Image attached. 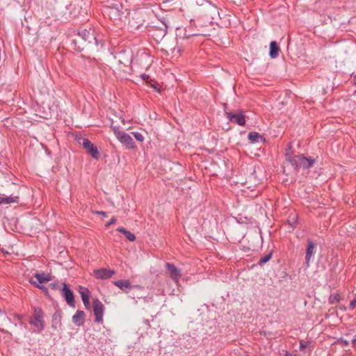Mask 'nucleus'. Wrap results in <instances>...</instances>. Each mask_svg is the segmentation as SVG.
<instances>
[{
    "instance_id": "nucleus-1",
    "label": "nucleus",
    "mask_w": 356,
    "mask_h": 356,
    "mask_svg": "<svg viewBox=\"0 0 356 356\" xmlns=\"http://www.w3.org/2000/svg\"><path fill=\"white\" fill-rule=\"evenodd\" d=\"M127 10H123L122 4L120 2L108 6L104 10V15L108 16L118 25L121 24V22L127 17Z\"/></svg>"
},
{
    "instance_id": "nucleus-2",
    "label": "nucleus",
    "mask_w": 356,
    "mask_h": 356,
    "mask_svg": "<svg viewBox=\"0 0 356 356\" xmlns=\"http://www.w3.org/2000/svg\"><path fill=\"white\" fill-rule=\"evenodd\" d=\"M285 158L295 169H308L315 163V159L312 157H305L302 154L292 156L289 152L285 153Z\"/></svg>"
},
{
    "instance_id": "nucleus-3",
    "label": "nucleus",
    "mask_w": 356,
    "mask_h": 356,
    "mask_svg": "<svg viewBox=\"0 0 356 356\" xmlns=\"http://www.w3.org/2000/svg\"><path fill=\"white\" fill-rule=\"evenodd\" d=\"M111 128L118 140L121 143L124 145L127 149H132L135 147L134 141L128 134L125 133L124 131H120L116 127H112Z\"/></svg>"
},
{
    "instance_id": "nucleus-4",
    "label": "nucleus",
    "mask_w": 356,
    "mask_h": 356,
    "mask_svg": "<svg viewBox=\"0 0 356 356\" xmlns=\"http://www.w3.org/2000/svg\"><path fill=\"white\" fill-rule=\"evenodd\" d=\"M93 312L95 316V321L99 323H102L104 306L98 299L93 300Z\"/></svg>"
},
{
    "instance_id": "nucleus-5",
    "label": "nucleus",
    "mask_w": 356,
    "mask_h": 356,
    "mask_svg": "<svg viewBox=\"0 0 356 356\" xmlns=\"http://www.w3.org/2000/svg\"><path fill=\"white\" fill-rule=\"evenodd\" d=\"M42 312L39 309H35L34 318L30 321V323L33 325L37 331H41L43 327Z\"/></svg>"
},
{
    "instance_id": "nucleus-6",
    "label": "nucleus",
    "mask_w": 356,
    "mask_h": 356,
    "mask_svg": "<svg viewBox=\"0 0 356 356\" xmlns=\"http://www.w3.org/2000/svg\"><path fill=\"white\" fill-rule=\"evenodd\" d=\"M165 268L168 270L170 278L175 282L178 283L181 277V270L177 268L173 264L166 263Z\"/></svg>"
},
{
    "instance_id": "nucleus-7",
    "label": "nucleus",
    "mask_w": 356,
    "mask_h": 356,
    "mask_svg": "<svg viewBox=\"0 0 356 356\" xmlns=\"http://www.w3.org/2000/svg\"><path fill=\"white\" fill-rule=\"evenodd\" d=\"M226 115L232 122L236 123L240 126H243L245 124V115L242 112L237 113H226Z\"/></svg>"
},
{
    "instance_id": "nucleus-8",
    "label": "nucleus",
    "mask_w": 356,
    "mask_h": 356,
    "mask_svg": "<svg viewBox=\"0 0 356 356\" xmlns=\"http://www.w3.org/2000/svg\"><path fill=\"white\" fill-rule=\"evenodd\" d=\"M82 145L94 159H97L99 158V150L90 141L83 138Z\"/></svg>"
},
{
    "instance_id": "nucleus-9",
    "label": "nucleus",
    "mask_w": 356,
    "mask_h": 356,
    "mask_svg": "<svg viewBox=\"0 0 356 356\" xmlns=\"http://www.w3.org/2000/svg\"><path fill=\"white\" fill-rule=\"evenodd\" d=\"M62 293L63 296L65 297L67 303L71 307H74L75 301L73 293L66 284H63Z\"/></svg>"
},
{
    "instance_id": "nucleus-10",
    "label": "nucleus",
    "mask_w": 356,
    "mask_h": 356,
    "mask_svg": "<svg viewBox=\"0 0 356 356\" xmlns=\"http://www.w3.org/2000/svg\"><path fill=\"white\" fill-rule=\"evenodd\" d=\"M315 248H316L315 244L312 242V241H311L310 239H308L307 240V248L306 250V255H305L307 266H309L311 259L316 252Z\"/></svg>"
},
{
    "instance_id": "nucleus-11",
    "label": "nucleus",
    "mask_w": 356,
    "mask_h": 356,
    "mask_svg": "<svg viewBox=\"0 0 356 356\" xmlns=\"http://www.w3.org/2000/svg\"><path fill=\"white\" fill-rule=\"evenodd\" d=\"M113 274V271L105 268H101L94 271L95 277L99 279H108Z\"/></svg>"
},
{
    "instance_id": "nucleus-12",
    "label": "nucleus",
    "mask_w": 356,
    "mask_h": 356,
    "mask_svg": "<svg viewBox=\"0 0 356 356\" xmlns=\"http://www.w3.org/2000/svg\"><path fill=\"white\" fill-rule=\"evenodd\" d=\"M79 35L83 38V40L88 43H91L92 40H95L94 31L92 30H83Z\"/></svg>"
},
{
    "instance_id": "nucleus-13",
    "label": "nucleus",
    "mask_w": 356,
    "mask_h": 356,
    "mask_svg": "<svg viewBox=\"0 0 356 356\" xmlns=\"http://www.w3.org/2000/svg\"><path fill=\"white\" fill-rule=\"evenodd\" d=\"M85 312L83 311L77 310L76 314L72 316V321L76 325H81L84 323Z\"/></svg>"
},
{
    "instance_id": "nucleus-14",
    "label": "nucleus",
    "mask_w": 356,
    "mask_h": 356,
    "mask_svg": "<svg viewBox=\"0 0 356 356\" xmlns=\"http://www.w3.org/2000/svg\"><path fill=\"white\" fill-rule=\"evenodd\" d=\"M19 201L18 195H10V196H1L0 197V205L1 204H8L10 203H17Z\"/></svg>"
},
{
    "instance_id": "nucleus-15",
    "label": "nucleus",
    "mask_w": 356,
    "mask_h": 356,
    "mask_svg": "<svg viewBox=\"0 0 356 356\" xmlns=\"http://www.w3.org/2000/svg\"><path fill=\"white\" fill-rule=\"evenodd\" d=\"M248 139L253 143L265 142V138L263 136L255 131H252L249 134Z\"/></svg>"
},
{
    "instance_id": "nucleus-16",
    "label": "nucleus",
    "mask_w": 356,
    "mask_h": 356,
    "mask_svg": "<svg viewBox=\"0 0 356 356\" xmlns=\"http://www.w3.org/2000/svg\"><path fill=\"white\" fill-rule=\"evenodd\" d=\"M34 277L37 280V282L40 284L47 283L51 280V276L44 273H35Z\"/></svg>"
},
{
    "instance_id": "nucleus-17",
    "label": "nucleus",
    "mask_w": 356,
    "mask_h": 356,
    "mask_svg": "<svg viewBox=\"0 0 356 356\" xmlns=\"http://www.w3.org/2000/svg\"><path fill=\"white\" fill-rule=\"evenodd\" d=\"M115 285H116L118 287H119L120 289L125 292H128L131 288V283L127 280H118L115 282Z\"/></svg>"
},
{
    "instance_id": "nucleus-18",
    "label": "nucleus",
    "mask_w": 356,
    "mask_h": 356,
    "mask_svg": "<svg viewBox=\"0 0 356 356\" xmlns=\"http://www.w3.org/2000/svg\"><path fill=\"white\" fill-rule=\"evenodd\" d=\"M280 51V47L277 45V42L273 41L270 44V53L269 55L272 58H275L278 56V53Z\"/></svg>"
},
{
    "instance_id": "nucleus-19",
    "label": "nucleus",
    "mask_w": 356,
    "mask_h": 356,
    "mask_svg": "<svg viewBox=\"0 0 356 356\" xmlns=\"http://www.w3.org/2000/svg\"><path fill=\"white\" fill-rule=\"evenodd\" d=\"M118 231L122 233L129 241H134L136 240L135 235L131 232L125 229L124 227H119Z\"/></svg>"
},
{
    "instance_id": "nucleus-20",
    "label": "nucleus",
    "mask_w": 356,
    "mask_h": 356,
    "mask_svg": "<svg viewBox=\"0 0 356 356\" xmlns=\"http://www.w3.org/2000/svg\"><path fill=\"white\" fill-rule=\"evenodd\" d=\"M79 293L82 300L90 298V291L87 288L80 287Z\"/></svg>"
},
{
    "instance_id": "nucleus-21",
    "label": "nucleus",
    "mask_w": 356,
    "mask_h": 356,
    "mask_svg": "<svg viewBox=\"0 0 356 356\" xmlns=\"http://www.w3.org/2000/svg\"><path fill=\"white\" fill-rule=\"evenodd\" d=\"M340 300V296L337 293L332 294L329 298V302L331 304H335L339 302Z\"/></svg>"
},
{
    "instance_id": "nucleus-22",
    "label": "nucleus",
    "mask_w": 356,
    "mask_h": 356,
    "mask_svg": "<svg viewBox=\"0 0 356 356\" xmlns=\"http://www.w3.org/2000/svg\"><path fill=\"white\" fill-rule=\"evenodd\" d=\"M272 257V252L268 253L267 255L260 259L259 264L262 265L268 262Z\"/></svg>"
},
{
    "instance_id": "nucleus-23",
    "label": "nucleus",
    "mask_w": 356,
    "mask_h": 356,
    "mask_svg": "<svg viewBox=\"0 0 356 356\" xmlns=\"http://www.w3.org/2000/svg\"><path fill=\"white\" fill-rule=\"evenodd\" d=\"M132 134L137 140L140 142H143L144 140V136H143L142 134L139 132H133Z\"/></svg>"
},
{
    "instance_id": "nucleus-24",
    "label": "nucleus",
    "mask_w": 356,
    "mask_h": 356,
    "mask_svg": "<svg viewBox=\"0 0 356 356\" xmlns=\"http://www.w3.org/2000/svg\"><path fill=\"white\" fill-rule=\"evenodd\" d=\"M207 3L209 6V8H210L211 13L213 14V15H218V10H217L216 7H215L213 6H211L208 2H207Z\"/></svg>"
},
{
    "instance_id": "nucleus-25",
    "label": "nucleus",
    "mask_w": 356,
    "mask_h": 356,
    "mask_svg": "<svg viewBox=\"0 0 356 356\" xmlns=\"http://www.w3.org/2000/svg\"><path fill=\"white\" fill-rule=\"evenodd\" d=\"M131 56H129V58L128 59H127L126 60H122V59L120 58L119 63H120L124 65H127L129 63H131Z\"/></svg>"
},
{
    "instance_id": "nucleus-26",
    "label": "nucleus",
    "mask_w": 356,
    "mask_h": 356,
    "mask_svg": "<svg viewBox=\"0 0 356 356\" xmlns=\"http://www.w3.org/2000/svg\"><path fill=\"white\" fill-rule=\"evenodd\" d=\"M116 222V218L115 217H113L106 225L105 226L106 227L111 226V225L115 223Z\"/></svg>"
},
{
    "instance_id": "nucleus-27",
    "label": "nucleus",
    "mask_w": 356,
    "mask_h": 356,
    "mask_svg": "<svg viewBox=\"0 0 356 356\" xmlns=\"http://www.w3.org/2000/svg\"><path fill=\"white\" fill-rule=\"evenodd\" d=\"M90 298L85 299L83 300V305L86 309H88L90 307Z\"/></svg>"
},
{
    "instance_id": "nucleus-28",
    "label": "nucleus",
    "mask_w": 356,
    "mask_h": 356,
    "mask_svg": "<svg viewBox=\"0 0 356 356\" xmlns=\"http://www.w3.org/2000/svg\"><path fill=\"white\" fill-rule=\"evenodd\" d=\"M163 27H162V28L161 29V32H162V35H165L166 34V33H167V28H168V26H167V25H166L165 24H163Z\"/></svg>"
},
{
    "instance_id": "nucleus-29",
    "label": "nucleus",
    "mask_w": 356,
    "mask_h": 356,
    "mask_svg": "<svg viewBox=\"0 0 356 356\" xmlns=\"http://www.w3.org/2000/svg\"><path fill=\"white\" fill-rule=\"evenodd\" d=\"M339 342L343 346H348L349 344V342L344 339H340Z\"/></svg>"
},
{
    "instance_id": "nucleus-30",
    "label": "nucleus",
    "mask_w": 356,
    "mask_h": 356,
    "mask_svg": "<svg viewBox=\"0 0 356 356\" xmlns=\"http://www.w3.org/2000/svg\"><path fill=\"white\" fill-rule=\"evenodd\" d=\"M350 307L352 309H354L355 307H356V298L350 302Z\"/></svg>"
},
{
    "instance_id": "nucleus-31",
    "label": "nucleus",
    "mask_w": 356,
    "mask_h": 356,
    "mask_svg": "<svg viewBox=\"0 0 356 356\" xmlns=\"http://www.w3.org/2000/svg\"><path fill=\"white\" fill-rule=\"evenodd\" d=\"M95 213L98 214V215H101V216H103L104 217H106L107 215H106V213L104 212V211H96Z\"/></svg>"
},
{
    "instance_id": "nucleus-32",
    "label": "nucleus",
    "mask_w": 356,
    "mask_h": 356,
    "mask_svg": "<svg viewBox=\"0 0 356 356\" xmlns=\"http://www.w3.org/2000/svg\"><path fill=\"white\" fill-rule=\"evenodd\" d=\"M352 344L354 346H356V334L354 336V338L352 340Z\"/></svg>"
},
{
    "instance_id": "nucleus-33",
    "label": "nucleus",
    "mask_w": 356,
    "mask_h": 356,
    "mask_svg": "<svg viewBox=\"0 0 356 356\" xmlns=\"http://www.w3.org/2000/svg\"><path fill=\"white\" fill-rule=\"evenodd\" d=\"M141 77H142V79H143V80H146V79H148V76H147V75H146V74H142V75H141Z\"/></svg>"
},
{
    "instance_id": "nucleus-34",
    "label": "nucleus",
    "mask_w": 356,
    "mask_h": 356,
    "mask_svg": "<svg viewBox=\"0 0 356 356\" xmlns=\"http://www.w3.org/2000/svg\"><path fill=\"white\" fill-rule=\"evenodd\" d=\"M31 283L36 285L38 287H40V286L37 284V282L33 280H31Z\"/></svg>"
},
{
    "instance_id": "nucleus-35",
    "label": "nucleus",
    "mask_w": 356,
    "mask_h": 356,
    "mask_svg": "<svg viewBox=\"0 0 356 356\" xmlns=\"http://www.w3.org/2000/svg\"><path fill=\"white\" fill-rule=\"evenodd\" d=\"M305 346H306L304 343H300V349H303L304 348H305Z\"/></svg>"
},
{
    "instance_id": "nucleus-36",
    "label": "nucleus",
    "mask_w": 356,
    "mask_h": 356,
    "mask_svg": "<svg viewBox=\"0 0 356 356\" xmlns=\"http://www.w3.org/2000/svg\"><path fill=\"white\" fill-rule=\"evenodd\" d=\"M285 356H296V355L290 354L289 353H286Z\"/></svg>"
},
{
    "instance_id": "nucleus-37",
    "label": "nucleus",
    "mask_w": 356,
    "mask_h": 356,
    "mask_svg": "<svg viewBox=\"0 0 356 356\" xmlns=\"http://www.w3.org/2000/svg\"><path fill=\"white\" fill-rule=\"evenodd\" d=\"M200 3H199V2H197V3H198V4L203 5L202 1H204V0H200Z\"/></svg>"
},
{
    "instance_id": "nucleus-38",
    "label": "nucleus",
    "mask_w": 356,
    "mask_h": 356,
    "mask_svg": "<svg viewBox=\"0 0 356 356\" xmlns=\"http://www.w3.org/2000/svg\"><path fill=\"white\" fill-rule=\"evenodd\" d=\"M200 3H199V2H197V3H198V4L203 5L202 1H204V0H200Z\"/></svg>"
},
{
    "instance_id": "nucleus-39",
    "label": "nucleus",
    "mask_w": 356,
    "mask_h": 356,
    "mask_svg": "<svg viewBox=\"0 0 356 356\" xmlns=\"http://www.w3.org/2000/svg\"><path fill=\"white\" fill-rule=\"evenodd\" d=\"M291 149V146L289 145V150H290Z\"/></svg>"
}]
</instances>
